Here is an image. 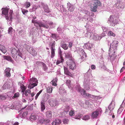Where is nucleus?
I'll use <instances>...</instances> for the list:
<instances>
[{"mask_svg":"<svg viewBox=\"0 0 125 125\" xmlns=\"http://www.w3.org/2000/svg\"><path fill=\"white\" fill-rule=\"evenodd\" d=\"M68 120L67 119H64L63 121V122L64 124H66L68 123Z\"/></svg>","mask_w":125,"mask_h":125,"instance_id":"obj_59","label":"nucleus"},{"mask_svg":"<svg viewBox=\"0 0 125 125\" xmlns=\"http://www.w3.org/2000/svg\"><path fill=\"white\" fill-rule=\"evenodd\" d=\"M20 88L22 90V92H23L25 91L26 88L25 86L22 84H20Z\"/></svg>","mask_w":125,"mask_h":125,"instance_id":"obj_45","label":"nucleus"},{"mask_svg":"<svg viewBox=\"0 0 125 125\" xmlns=\"http://www.w3.org/2000/svg\"><path fill=\"white\" fill-rule=\"evenodd\" d=\"M86 34L87 35V36L91 39H92L95 40H98L100 39V36L94 32L87 31Z\"/></svg>","mask_w":125,"mask_h":125,"instance_id":"obj_5","label":"nucleus"},{"mask_svg":"<svg viewBox=\"0 0 125 125\" xmlns=\"http://www.w3.org/2000/svg\"><path fill=\"white\" fill-rule=\"evenodd\" d=\"M59 60H58L56 62V64L57 65L58 64L61 62H62L64 61V59L63 58V57H60L59 58Z\"/></svg>","mask_w":125,"mask_h":125,"instance_id":"obj_32","label":"nucleus"},{"mask_svg":"<svg viewBox=\"0 0 125 125\" xmlns=\"http://www.w3.org/2000/svg\"><path fill=\"white\" fill-rule=\"evenodd\" d=\"M49 103L50 105L52 107H55L58 104V101L55 99L49 100Z\"/></svg>","mask_w":125,"mask_h":125,"instance_id":"obj_19","label":"nucleus"},{"mask_svg":"<svg viewBox=\"0 0 125 125\" xmlns=\"http://www.w3.org/2000/svg\"><path fill=\"white\" fill-rule=\"evenodd\" d=\"M115 106L114 102L112 101L108 106V109L110 111H112L114 109Z\"/></svg>","mask_w":125,"mask_h":125,"instance_id":"obj_23","label":"nucleus"},{"mask_svg":"<svg viewBox=\"0 0 125 125\" xmlns=\"http://www.w3.org/2000/svg\"><path fill=\"white\" fill-rule=\"evenodd\" d=\"M78 49L79 50V51L82 54V55L84 56L83 57H86V54L84 52V50L81 48H79Z\"/></svg>","mask_w":125,"mask_h":125,"instance_id":"obj_33","label":"nucleus"},{"mask_svg":"<svg viewBox=\"0 0 125 125\" xmlns=\"http://www.w3.org/2000/svg\"><path fill=\"white\" fill-rule=\"evenodd\" d=\"M70 108V107L67 104H65L62 106V108L64 111L61 113L62 116L65 117L66 116V114H68Z\"/></svg>","mask_w":125,"mask_h":125,"instance_id":"obj_8","label":"nucleus"},{"mask_svg":"<svg viewBox=\"0 0 125 125\" xmlns=\"http://www.w3.org/2000/svg\"><path fill=\"white\" fill-rule=\"evenodd\" d=\"M61 123V121L60 119H57L53 121L52 123V125H58Z\"/></svg>","mask_w":125,"mask_h":125,"instance_id":"obj_25","label":"nucleus"},{"mask_svg":"<svg viewBox=\"0 0 125 125\" xmlns=\"http://www.w3.org/2000/svg\"><path fill=\"white\" fill-rule=\"evenodd\" d=\"M66 83L69 88H70V81L69 80H66Z\"/></svg>","mask_w":125,"mask_h":125,"instance_id":"obj_57","label":"nucleus"},{"mask_svg":"<svg viewBox=\"0 0 125 125\" xmlns=\"http://www.w3.org/2000/svg\"><path fill=\"white\" fill-rule=\"evenodd\" d=\"M100 111L99 110L97 109L96 111L92 113L91 117L92 119H96L98 118V115Z\"/></svg>","mask_w":125,"mask_h":125,"instance_id":"obj_14","label":"nucleus"},{"mask_svg":"<svg viewBox=\"0 0 125 125\" xmlns=\"http://www.w3.org/2000/svg\"><path fill=\"white\" fill-rule=\"evenodd\" d=\"M102 28L103 31L104 32H106L107 31L109 30V29L108 27H102Z\"/></svg>","mask_w":125,"mask_h":125,"instance_id":"obj_50","label":"nucleus"},{"mask_svg":"<svg viewBox=\"0 0 125 125\" xmlns=\"http://www.w3.org/2000/svg\"><path fill=\"white\" fill-rule=\"evenodd\" d=\"M125 6L124 3L121 1L117 2L115 4V6L117 7L118 8H120L121 9H123Z\"/></svg>","mask_w":125,"mask_h":125,"instance_id":"obj_21","label":"nucleus"},{"mask_svg":"<svg viewBox=\"0 0 125 125\" xmlns=\"http://www.w3.org/2000/svg\"><path fill=\"white\" fill-rule=\"evenodd\" d=\"M24 5L26 9H27L30 6L31 4L29 2H26L24 4Z\"/></svg>","mask_w":125,"mask_h":125,"instance_id":"obj_41","label":"nucleus"},{"mask_svg":"<svg viewBox=\"0 0 125 125\" xmlns=\"http://www.w3.org/2000/svg\"><path fill=\"white\" fill-rule=\"evenodd\" d=\"M90 118V116L88 115H86L84 116L83 117V119L84 120H87Z\"/></svg>","mask_w":125,"mask_h":125,"instance_id":"obj_42","label":"nucleus"},{"mask_svg":"<svg viewBox=\"0 0 125 125\" xmlns=\"http://www.w3.org/2000/svg\"><path fill=\"white\" fill-rule=\"evenodd\" d=\"M12 28L11 27H10L9 28L8 30V32L10 34H11L12 33Z\"/></svg>","mask_w":125,"mask_h":125,"instance_id":"obj_60","label":"nucleus"},{"mask_svg":"<svg viewBox=\"0 0 125 125\" xmlns=\"http://www.w3.org/2000/svg\"><path fill=\"white\" fill-rule=\"evenodd\" d=\"M93 8H92V11L95 12L96 11L97 7L98 6H100L101 4L99 1L98 0H95L94 2V3L93 4Z\"/></svg>","mask_w":125,"mask_h":125,"instance_id":"obj_13","label":"nucleus"},{"mask_svg":"<svg viewBox=\"0 0 125 125\" xmlns=\"http://www.w3.org/2000/svg\"><path fill=\"white\" fill-rule=\"evenodd\" d=\"M11 53L12 57H15V56L16 57L17 55H18L23 59H25L24 55H22L17 48H13L11 51Z\"/></svg>","mask_w":125,"mask_h":125,"instance_id":"obj_4","label":"nucleus"},{"mask_svg":"<svg viewBox=\"0 0 125 125\" xmlns=\"http://www.w3.org/2000/svg\"><path fill=\"white\" fill-rule=\"evenodd\" d=\"M64 73L65 74L69 76H71V74L68 69L65 66H63Z\"/></svg>","mask_w":125,"mask_h":125,"instance_id":"obj_27","label":"nucleus"},{"mask_svg":"<svg viewBox=\"0 0 125 125\" xmlns=\"http://www.w3.org/2000/svg\"><path fill=\"white\" fill-rule=\"evenodd\" d=\"M2 16L5 15V17L6 19L8 21V23L10 24L11 22V14H10L8 16V13L9 10L8 9L5 8L2 9Z\"/></svg>","mask_w":125,"mask_h":125,"instance_id":"obj_2","label":"nucleus"},{"mask_svg":"<svg viewBox=\"0 0 125 125\" xmlns=\"http://www.w3.org/2000/svg\"><path fill=\"white\" fill-rule=\"evenodd\" d=\"M22 12L23 14L25 15L27 13L28 11L27 10L22 9Z\"/></svg>","mask_w":125,"mask_h":125,"instance_id":"obj_58","label":"nucleus"},{"mask_svg":"<svg viewBox=\"0 0 125 125\" xmlns=\"http://www.w3.org/2000/svg\"><path fill=\"white\" fill-rule=\"evenodd\" d=\"M58 53L59 54V57H62V52L61 49L59 47L58 49Z\"/></svg>","mask_w":125,"mask_h":125,"instance_id":"obj_53","label":"nucleus"},{"mask_svg":"<svg viewBox=\"0 0 125 125\" xmlns=\"http://www.w3.org/2000/svg\"><path fill=\"white\" fill-rule=\"evenodd\" d=\"M88 22L87 23V24H88V22L90 21V22H92L93 21V19L92 17H90L87 18H86Z\"/></svg>","mask_w":125,"mask_h":125,"instance_id":"obj_44","label":"nucleus"},{"mask_svg":"<svg viewBox=\"0 0 125 125\" xmlns=\"http://www.w3.org/2000/svg\"><path fill=\"white\" fill-rule=\"evenodd\" d=\"M67 8L68 10L71 12L73 11L74 9V6L72 5L69 2L67 3Z\"/></svg>","mask_w":125,"mask_h":125,"instance_id":"obj_20","label":"nucleus"},{"mask_svg":"<svg viewBox=\"0 0 125 125\" xmlns=\"http://www.w3.org/2000/svg\"><path fill=\"white\" fill-rule=\"evenodd\" d=\"M24 31L23 30H21L19 31V35L20 36L21 35H22L24 34Z\"/></svg>","mask_w":125,"mask_h":125,"instance_id":"obj_61","label":"nucleus"},{"mask_svg":"<svg viewBox=\"0 0 125 125\" xmlns=\"http://www.w3.org/2000/svg\"><path fill=\"white\" fill-rule=\"evenodd\" d=\"M124 101V100L122 104L121 105L120 107V108L118 110L117 113L118 114H120L122 112V111L123 110V107L124 106V104H123Z\"/></svg>","mask_w":125,"mask_h":125,"instance_id":"obj_28","label":"nucleus"},{"mask_svg":"<svg viewBox=\"0 0 125 125\" xmlns=\"http://www.w3.org/2000/svg\"><path fill=\"white\" fill-rule=\"evenodd\" d=\"M78 91L81 93L82 95L84 96H87L89 97L92 98L93 96V95L89 93H86L85 90L81 87L79 88Z\"/></svg>","mask_w":125,"mask_h":125,"instance_id":"obj_12","label":"nucleus"},{"mask_svg":"<svg viewBox=\"0 0 125 125\" xmlns=\"http://www.w3.org/2000/svg\"><path fill=\"white\" fill-rule=\"evenodd\" d=\"M108 35H109L112 36L113 37H115V34L111 31H109L108 33Z\"/></svg>","mask_w":125,"mask_h":125,"instance_id":"obj_52","label":"nucleus"},{"mask_svg":"<svg viewBox=\"0 0 125 125\" xmlns=\"http://www.w3.org/2000/svg\"><path fill=\"white\" fill-rule=\"evenodd\" d=\"M37 9V7L35 6H33L31 8H30L29 10V11L31 12L35 11Z\"/></svg>","mask_w":125,"mask_h":125,"instance_id":"obj_47","label":"nucleus"},{"mask_svg":"<svg viewBox=\"0 0 125 125\" xmlns=\"http://www.w3.org/2000/svg\"><path fill=\"white\" fill-rule=\"evenodd\" d=\"M73 42H69L68 47L69 48H71L72 46Z\"/></svg>","mask_w":125,"mask_h":125,"instance_id":"obj_62","label":"nucleus"},{"mask_svg":"<svg viewBox=\"0 0 125 125\" xmlns=\"http://www.w3.org/2000/svg\"><path fill=\"white\" fill-rule=\"evenodd\" d=\"M61 46L64 50H67L68 48L67 44L63 41L62 42Z\"/></svg>","mask_w":125,"mask_h":125,"instance_id":"obj_26","label":"nucleus"},{"mask_svg":"<svg viewBox=\"0 0 125 125\" xmlns=\"http://www.w3.org/2000/svg\"><path fill=\"white\" fill-rule=\"evenodd\" d=\"M18 104H12L11 105L12 109H19L20 108V106H21L20 105H18Z\"/></svg>","mask_w":125,"mask_h":125,"instance_id":"obj_30","label":"nucleus"},{"mask_svg":"<svg viewBox=\"0 0 125 125\" xmlns=\"http://www.w3.org/2000/svg\"><path fill=\"white\" fill-rule=\"evenodd\" d=\"M41 64L42 66L43 69L45 71H46L47 70V68L46 65L43 62H41Z\"/></svg>","mask_w":125,"mask_h":125,"instance_id":"obj_49","label":"nucleus"},{"mask_svg":"<svg viewBox=\"0 0 125 125\" xmlns=\"http://www.w3.org/2000/svg\"><path fill=\"white\" fill-rule=\"evenodd\" d=\"M51 37H52L55 39L56 41H57L58 36L57 34L55 33H52L51 34Z\"/></svg>","mask_w":125,"mask_h":125,"instance_id":"obj_46","label":"nucleus"},{"mask_svg":"<svg viewBox=\"0 0 125 125\" xmlns=\"http://www.w3.org/2000/svg\"><path fill=\"white\" fill-rule=\"evenodd\" d=\"M117 41H113L112 43L110 44L109 50V56L111 57L112 55H114L117 50L116 45L118 43Z\"/></svg>","mask_w":125,"mask_h":125,"instance_id":"obj_1","label":"nucleus"},{"mask_svg":"<svg viewBox=\"0 0 125 125\" xmlns=\"http://www.w3.org/2000/svg\"><path fill=\"white\" fill-rule=\"evenodd\" d=\"M36 17H33V19L32 20V22L34 24V25L37 27L39 26L40 27H43L44 28H48V26L46 24L45 25L44 23L41 21H37L34 20L36 19Z\"/></svg>","mask_w":125,"mask_h":125,"instance_id":"obj_3","label":"nucleus"},{"mask_svg":"<svg viewBox=\"0 0 125 125\" xmlns=\"http://www.w3.org/2000/svg\"><path fill=\"white\" fill-rule=\"evenodd\" d=\"M40 114H41V113H39L38 114V115L37 116L33 114L31 116V118L32 119L35 120L39 118V115Z\"/></svg>","mask_w":125,"mask_h":125,"instance_id":"obj_38","label":"nucleus"},{"mask_svg":"<svg viewBox=\"0 0 125 125\" xmlns=\"http://www.w3.org/2000/svg\"><path fill=\"white\" fill-rule=\"evenodd\" d=\"M42 90H41L39 92L37 93L36 94V95L35 96V100H37L38 97L39 96V95L40 94L42 93Z\"/></svg>","mask_w":125,"mask_h":125,"instance_id":"obj_56","label":"nucleus"},{"mask_svg":"<svg viewBox=\"0 0 125 125\" xmlns=\"http://www.w3.org/2000/svg\"><path fill=\"white\" fill-rule=\"evenodd\" d=\"M28 114L27 111H25L23 113H21V115L22 116V117H24L27 116Z\"/></svg>","mask_w":125,"mask_h":125,"instance_id":"obj_51","label":"nucleus"},{"mask_svg":"<svg viewBox=\"0 0 125 125\" xmlns=\"http://www.w3.org/2000/svg\"><path fill=\"white\" fill-rule=\"evenodd\" d=\"M20 95V94L19 93L17 92L16 93H15L14 94V95L13 96V98H17L19 97Z\"/></svg>","mask_w":125,"mask_h":125,"instance_id":"obj_54","label":"nucleus"},{"mask_svg":"<svg viewBox=\"0 0 125 125\" xmlns=\"http://www.w3.org/2000/svg\"><path fill=\"white\" fill-rule=\"evenodd\" d=\"M46 116L49 119H50L52 117V112L51 111H48L46 113Z\"/></svg>","mask_w":125,"mask_h":125,"instance_id":"obj_35","label":"nucleus"},{"mask_svg":"<svg viewBox=\"0 0 125 125\" xmlns=\"http://www.w3.org/2000/svg\"><path fill=\"white\" fill-rule=\"evenodd\" d=\"M5 97L3 95H0V99L2 100H4L5 99Z\"/></svg>","mask_w":125,"mask_h":125,"instance_id":"obj_63","label":"nucleus"},{"mask_svg":"<svg viewBox=\"0 0 125 125\" xmlns=\"http://www.w3.org/2000/svg\"><path fill=\"white\" fill-rule=\"evenodd\" d=\"M31 92V91L30 89L27 90L25 91L24 92H23V97L24 96V95H25L26 98L30 99V94Z\"/></svg>","mask_w":125,"mask_h":125,"instance_id":"obj_16","label":"nucleus"},{"mask_svg":"<svg viewBox=\"0 0 125 125\" xmlns=\"http://www.w3.org/2000/svg\"><path fill=\"white\" fill-rule=\"evenodd\" d=\"M71 62L68 64L67 63L70 69L72 70H74L76 68V65L74 62L72 60H70Z\"/></svg>","mask_w":125,"mask_h":125,"instance_id":"obj_18","label":"nucleus"},{"mask_svg":"<svg viewBox=\"0 0 125 125\" xmlns=\"http://www.w3.org/2000/svg\"><path fill=\"white\" fill-rule=\"evenodd\" d=\"M69 114L71 116H73L74 115V111L73 110H71L69 113Z\"/></svg>","mask_w":125,"mask_h":125,"instance_id":"obj_55","label":"nucleus"},{"mask_svg":"<svg viewBox=\"0 0 125 125\" xmlns=\"http://www.w3.org/2000/svg\"><path fill=\"white\" fill-rule=\"evenodd\" d=\"M66 58L70 59L72 57V55L70 52H66L64 53Z\"/></svg>","mask_w":125,"mask_h":125,"instance_id":"obj_24","label":"nucleus"},{"mask_svg":"<svg viewBox=\"0 0 125 125\" xmlns=\"http://www.w3.org/2000/svg\"><path fill=\"white\" fill-rule=\"evenodd\" d=\"M92 81L90 80L89 77L85 78L83 82V85L85 89L86 90H89L90 89L89 85L92 83Z\"/></svg>","mask_w":125,"mask_h":125,"instance_id":"obj_9","label":"nucleus"},{"mask_svg":"<svg viewBox=\"0 0 125 125\" xmlns=\"http://www.w3.org/2000/svg\"><path fill=\"white\" fill-rule=\"evenodd\" d=\"M29 82L30 83L28 86V88L30 89L37 85L38 81L37 79L35 78H32L30 79Z\"/></svg>","mask_w":125,"mask_h":125,"instance_id":"obj_6","label":"nucleus"},{"mask_svg":"<svg viewBox=\"0 0 125 125\" xmlns=\"http://www.w3.org/2000/svg\"><path fill=\"white\" fill-rule=\"evenodd\" d=\"M52 86H48L46 88L47 92L49 93H52Z\"/></svg>","mask_w":125,"mask_h":125,"instance_id":"obj_37","label":"nucleus"},{"mask_svg":"<svg viewBox=\"0 0 125 125\" xmlns=\"http://www.w3.org/2000/svg\"><path fill=\"white\" fill-rule=\"evenodd\" d=\"M24 47L31 55H36V53L35 52L34 49L32 47L27 44H25Z\"/></svg>","mask_w":125,"mask_h":125,"instance_id":"obj_10","label":"nucleus"},{"mask_svg":"<svg viewBox=\"0 0 125 125\" xmlns=\"http://www.w3.org/2000/svg\"><path fill=\"white\" fill-rule=\"evenodd\" d=\"M57 78H55L53 79L51 82V84H52V85L54 86H56L57 85L56 83L57 82Z\"/></svg>","mask_w":125,"mask_h":125,"instance_id":"obj_39","label":"nucleus"},{"mask_svg":"<svg viewBox=\"0 0 125 125\" xmlns=\"http://www.w3.org/2000/svg\"><path fill=\"white\" fill-rule=\"evenodd\" d=\"M83 12L85 14L83 18L86 19V18L89 17L90 12L89 11L85 10L83 11Z\"/></svg>","mask_w":125,"mask_h":125,"instance_id":"obj_29","label":"nucleus"},{"mask_svg":"<svg viewBox=\"0 0 125 125\" xmlns=\"http://www.w3.org/2000/svg\"><path fill=\"white\" fill-rule=\"evenodd\" d=\"M44 24L45 25L47 24L48 26V28H48L49 27V25L50 26H52V25L54 24L53 23V22H48L47 21H45V22L44 23Z\"/></svg>","mask_w":125,"mask_h":125,"instance_id":"obj_43","label":"nucleus"},{"mask_svg":"<svg viewBox=\"0 0 125 125\" xmlns=\"http://www.w3.org/2000/svg\"><path fill=\"white\" fill-rule=\"evenodd\" d=\"M55 41H54L52 42L51 45V57L52 58H53L54 56H55Z\"/></svg>","mask_w":125,"mask_h":125,"instance_id":"obj_15","label":"nucleus"},{"mask_svg":"<svg viewBox=\"0 0 125 125\" xmlns=\"http://www.w3.org/2000/svg\"><path fill=\"white\" fill-rule=\"evenodd\" d=\"M116 18L113 17L112 16H110L109 18L108 22L109 23L111 26H114L118 21L116 19Z\"/></svg>","mask_w":125,"mask_h":125,"instance_id":"obj_7","label":"nucleus"},{"mask_svg":"<svg viewBox=\"0 0 125 125\" xmlns=\"http://www.w3.org/2000/svg\"><path fill=\"white\" fill-rule=\"evenodd\" d=\"M93 44L90 43L89 42L85 43L84 44V45L83 46V47L84 48L87 49L90 51H91L92 48L93 47Z\"/></svg>","mask_w":125,"mask_h":125,"instance_id":"obj_17","label":"nucleus"},{"mask_svg":"<svg viewBox=\"0 0 125 125\" xmlns=\"http://www.w3.org/2000/svg\"><path fill=\"white\" fill-rule=\"evenodd\" d=\"M62 28L60 26L58 27L57 29V31L59 33H61L62 32Z\"/></svg>","mask_w":125,"mask_h":125,"instance_id":"obj_48","label":"nucleus"},{"mask_svg":"<svg viewBox=\"0 0 125 125\" xmlns=\"http://www.w3.org/2000/svg\"><path fill=\"white\" fill-rule=\"evenodd\" d=\"M41 4L42 11L44 13H49L51 11L48 7V6L47 4H44L43 2H41Z\"/></svg>","mask_w":125,"mask_h":125,"instance_id":"obj_11","label":"nucleus"},{"mask_svg":"<svg viewBox=\"0 0 125 125\" xmlns=\"http://www.w3.org/2000/svg\"><path fill=\"white\" fill-rule=\"evenodd\" d=\"M2 56L4 59L10 61L11 62L12 61L11 58L10 56L5 55H3Z\"/></svg>","mask_w":125,"mask_h":125,"instance_id":"obj_36","label":"nucleus"},{"mask_svg":"<svg viewBox=\"0 0 125 125\" xmlns=\"http://www.w3.org/2000/svg\"><path fill=\"white\" fill-rule=\"evenodd\" d=\"M11 69L9 68H7L5 70V75L7 77H10L11 76V74L10 73Z\"/></svg>","mask_w":125,"mask_h":125,"instance_id":"obj_22","label":"nucleus"},{"mask_svg":"<svg viewBox=\"0 0 125 125\" xmlns=\"http://www.w3.org/2000/svg\"><path fill=\"white\" fill-rule=\"evenodd\" d=\"M0 50L4 53H6L7 51L6 48L1 45H0Z\"/></svg>","mask_w":125,"mask_h":125,"instance_id":"obj_31","label":"nucleus"},{"mask_svg":"<svg viewBox=\"0 0 125 125\" xmlns=\"http://www.w3.org/2000/svg\"><path fill=\"white\" fill-rule=\"evenodd\" d=\"M45 107L44 103L43 102H41V111L42 112L45 109Z\"/></svg>","mask_w":125,"mask_h":125,"instance_id":"obj_40","label":"nucleus"},{"mask_svg":"<svg viewBox=\"0 0 125 125\" xmlns=\"http://www.w3.org/2000/svg\"><path fill=\"white\" fill-rule=\"evenodd\" d=\"M78 49L79 50V51L82 54V55L84 56L83 57H86V54L84 52V50L81 48H79Z\"/></svg>","mask_w":125,"mask_h":125,"instance_id":"obj_34","label":"nucleus"},{"mask_svg":"<svg viewBox=\"0 0 125 125\" xmlns=\"http://www.w3.org/2000/svg\"><path fill=\"white\" fill-rule=\"evenodd\" d=\"M101 68L104 69V70H106L108 71V70L106 68V67L105 65H103V66H101Z\"/></svg>","mask_w":125,"mask_h":125,"instance_id":"obj_64","label":"nucleus"}]
</instances>
